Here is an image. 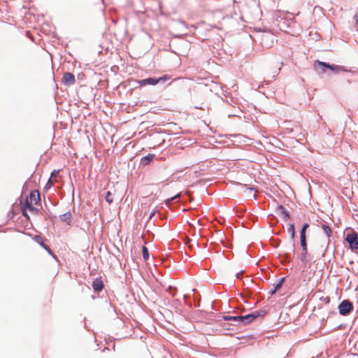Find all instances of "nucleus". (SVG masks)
I'll list each match as a JSON object with an SVG mask.
<instances>
[{
	"label": "nucleus",
	"instance_id": "nucleus-1",
	"mask_svg": "<svg viewBox=\"0 0 358 358\" xmlns=\"http://www.w3.org/2000/svg\"><path fill=\"white\" fill-rule=\"evenodd\" d=\"M171 134L167 133L166 131L162 128H158V150H160V153L158 154V170L162 166L164 171L162 172V176L158 178L160 179L159 183L168 180L169 178L173 175V169L169 168L171 159L169 156V150H166L171 145Z\"/></svg>",
	"mask_w": 358,
	"mask_h": 358
},
{
	"label": "nucleus",
	"instance_id": "nucleus-2",
	"mask_svg": "<svg viewBox=\"0 0 358 358\" xmlns=\"http://www.w3.org/2000/svg\"><path fill=\"white\" fill-rule=\"evenodd\" d=\"M344 241L348 243V248L352 252L358 253V234L357 232L351 229L349 232L344 234Z\"/></svg>",
	"mask_w": 358,
	"mask_h": 358
},
{
	"label": "nucleus",
	"instance_id": "nucleus-3",
	"mask_svg": "<svg viewBox=\"0 0 358 358\" xmlns=\"http://www.w3.org/2000/svg\"><path fill=\"white\" fill-rule=\"evenodd\" d=\"M337 309L341 315L348 316L354 310V305L350 299H343L338 303Z\"/></svg>",
	"mask_w": 358,
	"mask_h": 358
},
{
	"label": "nucleus",
	"instance_id": "nucleus-4",
	"mask_svg": "<svg viewBox=\"0 0 358 358\" xmlns=\"http://www.w3.org/2000/svg\"><path fill=\"white\" fill-rule=\"evenodd\" d=\"M265 310H258L256 311L251 312L245 315H241V324L246 325L252 322L255 318L258 317L264 316L266 314Z\"/></svg>",
	"mask_w": 358,
	"mask_h": 358
},
{
	"label": "nucleus",
	"instance_id": "nucleus-5",
	"mask_svg": "<svg viewBox=\"0 0 358 358\" xmlns=\"http://www.w3.org/2000/svg\"><path fill=\"white\" fill-rule=\"evenodd\" d=\"M224 321L231 322L230 323L222 322L220 324V326L223 328L224 330H231L233 329L231 328V326H237L238 324H241V315H227L222 317Z\"/></svg>",
	"mask_w": 358,
	"mask_h": 358
},
{
	"label": "nucleus",
	"instance_id": "nucleus-6",
	"mask_svg": "<svg viewBox=\"0 0 358 358\" xmlns=\"http://www.w3.org/2000/svg\"><path fill=\"white\" fill-rule=\"evenodd\" d=\"M300 245L302 249V252L300 254L299 259L304 265H306L310 261V255L308 253V245L306 240H300Z\"/></svg>",
	"mask_w": 358,
	"mask_h": 358
},
{
	"label": "nucleus",
	"instance_id": "nucleus-7",
	"mask_svg": "<svg viewBox=\"0 0 358 358\" xmlns=\"http://www.w3.org/2000/svg\"><path fill=\"white\" fill-rule=\"evenodd\" d=\"M92 287L94 293L95 294H97V296L99 297H100L101 296L100 293L104 289V283H103L102 276L99 275L93 279V280L92 282Z\"/></svg>",
	"mask_w": 358,
	"mask_h": 358
},
{
	"label": "nucleus",
	"instance_id": "nucleus-8",
	"mask_svg": "<svg viewBox=\"0 0 358 358\" xmlns=\"http://www.w3.org/2000/svg\"><path fill=\"white\" fill-rule=\"evenodd\" d=\"M157 160V155L154 153H148L140 159L139 167L144 169L153 164Z\"/></svg>",
	"mask_w": 358,
	"mask_h": 358
},
{
	"label": "nucleus",
	"instance_id": "nucleus-9",
	"mask_svg": "<svg viewBox=\"0 0 358 358\" xmlns=\"http://www.w3.org/2000/svg\"><path fill=\"white\" fill-rule=\"evenodd\" d=\"M329 62L317 59L314 61L313 67L317 73H327L329 68Z\"/></svg>",
	"mask_w": 358,
	"mask_h": 358
},
{
	"label": "nucleus",
	"instance_id": "nucleus-10",
	"mask_svg": "<svg viewBox=\"0 0 358 358\" xmlns=\"http://www.w3.org/2000/svg\"><path fill=\"white\" fill-rule=\"evenodd\" d=\"M275 213L284 222H287L291 216L289 211L282 204H279L276 206Z\"/></svg>",
	"mask_w": 358,
	"mask_h": 358
},
{
	"label": "nucleus",
	"instance_id": "nucleus-11",
	"mask_svg": "<svg viewBox=\"0 0 358 358\" xmlns=\"http://www.w3.org/2000/svg\"><path fill=\"white\" fill-rule=\"evenodd\" d=\"M162 289H165V291L167 292L171 296H174L177 292L176 287L172 286L171 285H169L167 287H166V285L160 282L159 280L158 279V293L161 292ZM158 296H159V298L162 297L161 296H159V294Z\"/></svg>",
	"mask_w": 358,
	"mask_h": 358
},
{
	"label": "nucleus",
	"instance_id": "nucleus-12",
	"mask_svg": "<svg viewBox=\"0 0 358 358\" xmlns=\"http://www.w3.org/2000/svg\"><path fill=\"white\" fill-rule=\"evenodd\" d=\"M286 280V277L282 276L278 279L276 282H275L273 285V289L268 291V294L271 296H273L276 292H278L282 287L283 284Z\"/></svg>",
	"mask_w": 358,
	"mask_h": 358
},
{
	"label": "nucleus",
	"instance_id": "nucleus-13",
	"mask_svg": "<svg viewBox=\"0 0 358 358\" xmlns=\"http://www.w3.org/2000/svg\"><path fill=\"white\" fill-rule=\"evenodd\" d=\"M62 83L65 86H70L76 83V78L73 73L66 71L62 76Z\"/></svg>",
	"mask_w": 358,
	"mask_h": 358
},
{
	"label": "nucleus",
	"instance_id": "nucleus-14",
	"mask_svg": "<svg viewBox=\"0 0 358 358\" xmlns=\"http://www.w3.org/2000/svg\"><path fill=\"white\" fill-rule=\"evenodd\" d=\"M145 269L149 276L152 275L155 280H157V264L155 263V257H154V261H150L149 264H145Z\"/></svg>",
	"mask_w": 358,
	"mask_h": 358
},
{
	"label": "nucleus",
	"instance_id": "nucleus-15",
	"mask_svg": "<svg viewBox=\"0 0 358 358\" xmlns=\"http://www.w3.org/2000/svg\"><path fill=\"white\" fill-rule=\"evenodd\" d=\"M173 81L174 79H172V76L168 73L158 76V86H169Z\"/></svg>",
	"mask_w": 358,
	"mask_h": 358
},
{
	"label": "nucleus",
	"instance_id": "nucleus-16",
	"mask_svg": "<svg viewBox=\"0 0 358 358\" xmlns=\"http://www.w3.org/2000/svg\"><path fill=\"white\" fill-rule=\"evenodd\" d=\"M22 203L32 215H38L42 214L41 210L38 208L34 206L29 201L28 196L25 197V199L22 201Z\"/></svg>",
	"mask_w": 358,
	"mask_h": 358
},
{
	"label": "nucleus",
	"instance_id": "nucleus-17",
	"mask_svg": "<svg viewBox=\"0 0 358 358\" xmlns=\"http://www.w3.org/2000/svg\"><path fill=\"white\" fill-rule=\"evenodd\" d=\"M328 71H330L334 74H338L340 72H352L351 70H348L347 67L344 66L331 63L329 64Z\"/></svg>",
	"mask_w": 358,
	"mask_h": 358
},
{
	"label": "nucleus",
	"instance_id": "nucleus-18",
	"mask_svg": "<svg viewBox=\"0 0 358 358\" xmlns=\"http://www.w3.org/2000/svg\"><path fill=\"white\" fill-rule=\"evenodd\" d=\"M44 206L45 209H44L43 213H42V214H44V219L45 220H49L52 224H55L57 216L51 213L45 200H44Z\"/></svg>",
	"mask_w": 358,
	"mask_h": 358
},
{
	"label": "nucleus",
	"instance_id": "nucleus-19",
	"mask_svg": "<svg viewBox=\"0 0 358 358\" xmlns=\"http://www.w3.org/2000/svg\"><path fill=\"white\" fill-rule=\"evenodd\" d=\"M29 199L36 206H41V193L38 189H34L29 193Z\"/></svg>",
	"mask_w": 358,
	"mask_h": 358
},
{
	"label": "nucleus",
	"instance_id": "nucleus-20",
	"mask_svg": "<svg viewBox=\"0 0 358 358\" xmlns=\"http://www.w3.org/2000/svg\"><path fill=\"white\" fill-rule=\"evenodd\" d=\"M140 87H144L146 85H152L155 86L157 85V77L152 76V77H148L146 78L141 79L137 81Z\"/></svg>",
	"mask_w": 358,
	"mask_h": 358
},
{
	"label": "nucleus",
	"instance_id": "nucleus-21",
	"mask_svg": "<svg viewBox=\"0 0 358 358\" xmlns=\"http://www.w3.org/2000/svg\"><path fill=\"white\" fill-rule=\"evenodd\" d=\"M142 256L145 262V264H149L150 261H154V255L152 254V257H150V252L148 248L145 245L142 246Z\"/></svg>",
	"mask_w": 358,
	"mask_h": 358
},
{
	"label": "nucleus",
	"instance_id": "nucleus-22",
	"mask_svg": "<svg viewBox=\"0 0 358 358\" xmlns=\"http://www.w3.org/2000/svg\"><path fill=\"white\" fill-rule=\"evenodd\" d=\"M33 241H35L37 244H38L43 249H44L45 251L49 249V246L45 243V241L47 239L42 236L41 235L36 234L33 237Z\"/></svg>",
	"mask_w": 358,
	"mask_h": 358
},
{
	"label": "nucleus",
	"instance_id": "nucleus-23",
	"mask_svg": "<svg viewBox=\"0 0 358 358\" xmlns=\"http://www.w3.org/2000/svg\"><path fill=\"white\" fill-rule=\"evenodd\" d=\"M287 232L289 234L290 238L292 241V250L294 252L295 250V244L294 240L296 238V231H295V225L294 223H289L287 224Z\"/></svg>",
	"mask_w": 358,
	"mask_h": 358
},
{
	"label": "nucleus",
	"instance_id": "nucleus-24",
	"mask_svg": "<svg viewBox=\"0 0 358 358\" xmlns=\"http://www.w3.org/2000/svg\"><path fill=\"white\" fill-rule=\"evenodd\" d=\"M59 217L62 222H65L67 225L71 224L72 215L71 210H69L64 214L59 215Z\"/></svg>",
	"mask_w": 358,
	"mask_h": 358
},
{
	"label": "nucleus",
	"instance_id": "nucleus-25",
	"mask_svg": "<svg viewBox=\"0 0 358 358\" xmlns=\"http://www.w3.org/2000/svg\"><path fill=\"white\" fill-rule=\"evenodd\" d=\"M348 117L349 118V120L348 121V120L345 121V127L343 129V133H344L345 135H347L348 134H352L354 136L355 138H357L358 131H352L351 130L350 127H348V122H349V123H352L353 122L352 120H351L349 116H348Z\"/></svg>",
	"mask_w": 358,
	"mask_h": 358
},
{
	"label": "nucleus",
	"instance_id": "nucleus-26",
	"mask_svg": "<svg viewBox=\"0 0 358 358\" xmlns=\"http://www.w3.org/2000/svg\"><path fill=\"white\" fill-rule=\"evenodd\" d=\"M157 213V206H155L151 210L148 219L145 222V227H148L149 224L152 222L153 226H155V222L157 220V218H154L152 220L153 216Z\"/></svg>",
	"mask_w": 358,
	"mask_h": 358
},
{
	"label": "nucleus",
	"instance_id": "nucleus-27",
	"mask_svg": "<svg viewBox=\"0 0 358 358\" xmlns=\"http://www.w3.org/2000/svg\"><path fill=\"white\" fill-rule=\"evenodd\" d=\"M158 358H172V356L169 350L160 347L158 348Z\"/></svg>",
	"mask_w": 358,
	"mask_h": 358
},
{
	"label": "nucleus",
	"instance_id": "nucleus-28",
	"mask_svg": "<svg viewBox=\"0 0 358 358\" xmlns=\"http://www.w3.org/2000/svg\"><path fill=\"white\" fill-rule=\"evenodd\" d=\"M308 227L309 224L308 222L303 223L299 230L300 240H306V231Z\"/></svg>",
	"mask_w": 358,
	"mask_h": 358
},
{
	"label": "nucleus",
	"instance_id": "nucleus-29",
	"mask_svg": "<svg viewBox=\"0 0 358 358\" xmlns=\"http://www.w3.org/2000/svg\"><path fill=\"white\" fill-rule=\"evenodd\" d=\"M179 195V193L176 194L175 195H173L169 198H165L162 196V199L160 201H162L159 204H164L167 207H170V203L174 200Z\"/></svg>",
	"mask_w": 358,
	"mask_h": 358
},
{
	"label": "nucleus",
	"instance_id": "nucleus-30",
	"mask_svg": "<svg viewBox=\"0 0 358 358\" xmlns=\"http://www.w3.org/2000/svg\"><path fill=\"white\" fill-rule=\"evenodd\" d=\"M322 230H323V232L324 233V234L328 237L329 238V241L330 240V238L332 236V231H331V228L329 227V225L327 223L325 224H322V226H321Z\"/></svg>",
	"mask_w": 358,
	"mask_h": 358
},
{
	"label": "nucleus",
	"instance_id": "nucleus-31",
	"mask_svg": "<svg viewBox=\"0 0 358 358\" xmlns=\"http://www.w3.org/2000/svg\"><path fill=\"white\" fill-rule=\"evenodd\" d=\"M20 205L22 216L26 219L27 221H30L31 218H30L29 215L27 213L28 210L26 208V206L24 205V203H22V201H20Z\"/></svg>",
	"mask_w": 358,
	"mask_h": 358
},
{
	"label": "nucleus",
	"instance_id": "nucleus-32",
	"mask_svg": "<svg viewBox=\"0 0 358 358\" xmlns=\"http://www.w3.org/2000/svg\"><path fill=\"white\" fill-rule=\"evenodd\" d=\"M209 314L214 317H215V321L216 322H220L222 323V322H224L225 321L224 320V319H222V317H224L225 315H221L220 313H215L214 312H210Z\"/></svg>",
	"mask_w": 358,
	"mask_h": 358
},
{
	"label": "nucleus",
	"instance_id": "nucleus-33",
	"mask_svg": "<svg viewBox=\"0 0 358 358\" xmlns=\"http://www.w3.org/2000/svg\"><path fill=\"white\" fill-rule=\"evenodd\" d=\"M146 130L147 131L145 135L152 136L155 133L157 132L156 124H153L152 125L148 127Z\"/></svg>",
	"mask_w": 358,
	"mask_h": 358
},
{
	"label": "nucleus",
	"instance_id": "nucleus-34",
	"mask_svg": "<svg viewBox=\"0 0 358 358\" xmlns=\"http://www.w3.org/2000/svg\"><path fill=\"white\" fill-rule=\"evenodd\" d=\"M53 186H54V182H53L52 180L50 178H49L48 179V180H47V182H46V183H45V186H44V187H43V191L44 192H48V190H49L52 187H53Z\"/></svg>",
	"mask_w": 358,
	"mask_h": 358
},
{
	"label": "nucleus",
	"instance_id": "nucleus-35",
	"mask_svg": "<svg viewBox=\"0 0 358 358\" xmlns=\"http://www.w3.org/2000/svg\"><path fill=\"white\" fill-rule=\"evenodd\" d=\"M105 200L109 205L113 202V194L110 191H107L106 192Z\"/></svg>",
	"mask_w": 358,
	"mask_h": 358
},
{
	"label": "nucleus",
	"instance_id": "nucleus-36",
	"mask_svg": "<svg viewBox=\"0 0 358 358\" xmlns=\"http://www.w3.org/2000/svg\"><path fill=\"white\" fill-rule=\"evenodd\" d=\"M16 214L17 213L15 211L14 208L13 207H11V208L8 210V212L7 213L8 221L13 220L14 217H15Z\"/></svg>",
	"mask_w": 358,
	"mask_h": 358
},
{
	"label": "nucleus",
	"instance_id": "nucleus-37",
	"mask_svg": "<svg viewBox=\"0 0 358 358\" xmlns=\"http://www.w3.org/2000/svg\"><path fill=\"white\" fill-rule=\"evenodd\" d=\"M243 187H245L247 190L250 192H256L257 188L254 185H249L247 184H241Z\"/></svg>",
	"mask_w": 358,
	"mask_h": 358
},
{
	"label": "nucleus",
	"instance_id": "nucleus-38",
	"mask_svg": "<svg viewBox=\"0 0 358 358\" xmlns=\"http://www.w3.org/2000/svg\"><path fill=\"white\" fill-rule=\"evenodd\" d=\"M157 9H158V13H159L160 15H162L167 16V14H166V13H164L163 12L162 3L159 0H158V7H157Z\"/></svg>",
	"mask_w": 358,
	"mask_h": 358
},
{
	"label": "nucleus",
	"instance_id": "nucleus-39",
	"mask_svg": "<svg viewBox=\"0 0 358 358\" xmlns=\"http://www.w3.org/2000/svg\"><path fill=\"white\" fill-rule=\"evenodd\" d=\"M46 252L48 253L49 255H50L53 259H57V256L54 253V252L49 248Z\"/></svg>",
	"mask_w": 358,
	"mask_h": 358
},
{
	"label": "nucleus",
	"instance_id": "nucleus-40",
	"mask_svg": "<svg viewBox=\"0 0 358 358\" xmlns=\"http://www.w3.org/2000/svg\"><path fill=\"white\" fill-rule=\"evenodd\" d=\"M320 300L324 301L326 304H329L331 301L329 296H322Z\"/></svg>",
	"mask_w": 358,
	"mask_h": 358
},
{
	"label": "nucleus",
	"instance_id": "nucleus-41",
	"mask_svg": "<svg viewBox=\"0 0 358 358\" xmlns=\"http://www.w3.org/2000/svg\"><path fill=\"white\" fill-rule=\"evenodd\" d=\"M280 241L279 240H273L272 242H271V245L274 248H277L280 246Z\"/></svg>",
	"mask_w": 358,
	"mask_h": 358
},
{
	"label": "nucleus",
	"instance_id": "nucleus-42",
	"mask_svg": "<svg viewBox=\"0 0 358 358\" xmlns=\"http://www.w3.org/2000/svg\"><path fill=\"white\" fill-rule=\"evenodd\" d=\"M60 171L61 169H54L53 171H51L50 176L49 178L52 179V178L57 175Z\"/></svg>",
	"mask_w": 358,
	"mask_h": 358
},
{
	"label": "nucleus",
	"instance_id": "nucleus-43",
	"mask_svg": "<svg viewBox=\"0 0 358 358\" xmlns=\"http://www.w3.org/2000/svg\"><path fill=\"white\" fill-rule=\"evenodd\" d=\"M17 231L22 232L23 234L30 237L32 240H33V237L34 236V235L31 234V233L27 232V231H22L20 230H17Z\"/></svg>",
	"mask_w": 358,
	"mask_h": 358
},
{
	"label": "nucleus",
	"instance_id": "nucleus-44",
	"mask_svg": "<svg viewBox=\"0 0 358 358\" xmlns=\"http://www.w3.org/2000/svg\"><path fill=\"white\" fill-rule=\"evenodd\" d=\"M178 21L180 24H182L185 27V29H188L189 27L184 20L179 19Z\"/></svg>",
	"mask_w": 358,
	"mask_h": 358
},
{
	"label": "nucleus",
	"instance_id": "nucleus-45",
	"mask_svg": "<svg viewBox=\"0 0 358 358\" xmlns=\"http://www.w3.org/2000/svg\"><path fill=\"white\" fill-rule=\"evenodd\" d=\"M187 35V33H185V34H174L173 35V37L174 38H184V36Z\"/></svg>",
	"mask_w": 358,
	"mask_h": 358
},
{
	"label": "nucleus",
	"instance_id": "nucleus-46",
	"mask_svg": "<svg viewBox=\"0 0 358 358\" xmlns=\"http://www.w3.org/2000/svg\"><path fill=\"white\" fill-rule=\"evenodd\" d=\"M164 319V315L159 310H158V317H157L158 323L159 322L160 320H163Z\"/></svg>",
	"mask_w": 358,
	"mask_h": 358
},
{
	"label": "nucleus",
	"instance_id": "nucleus-47",
	"mask_svg": "<svg viewBox=\"0 0 358 358\" xmlns=\"http://www.w3.org/2000/svg\"><path fill=\"white\" fill-rule=\"evenodd\" d=\"M345 327H346V324H341L337 327H336L334 329V330H336V329H343Z\"/></svg>",
	"mask_w": 358,
	"mask_h": 358
},
{
	"label": "nucleus",
	"instance_id": "nucleus-48",
	"mask_svg": "<svg viewBox=\"0 0 358 358\" xmlns=\"http://www.w3.org/2000/svg\"><path fill=\"white\" fill-rule=\"evenodd\" d=\"M149 197H150L149 199V201L150 200H153L156 198V194H154L152 191H151V193H150V195L149 196Z\"/></svg>",
	"mask_w": 358,
	"mask_h": 358
},
{
	"label": "nucleus",
	"instance_id": "nucleus-49",
	"mask_svg": "<svg viewBox=\"0 0 358 358\" xmlns=\"http://www.w3.org/2000/svg\"><path fill=\"white\" fill-rule=\"evenodd\" d=\"M117 69H118V66H115H115H113L110 68V71H111L112 72H115V73L117 71Z\"/></svg>",
	"mask_w": 358,
	"mask_h": 358
},
{
	"label": "nucleus",
	"instance_id": "nucleus-50",
	"mask_svg": "<svg viewBox=\"0 0 358 358\" xmlns=\"http://www.w3.org/2000/svg\"><path fill=\"white\" fill-rule=\"evenodd\" d=\"M245 338H249V339H252V338H255V336H254V335H253V334H247V335H245Z\"/></svg>",
	"mask_w": 358,
	"mask_h": 358
},
{
	"label": "nucleus",
	"instance_id": "nucleus-51",
	"mask_svg": "<svg viewBox=\"0 0 358 358\" xmlns=\"http://www.w3.org/2000/svg\"><path fill=\"white\" fill-rule=\"evenodd\" d=\"M165 230H169V224H166V222L163 225Z\"/></svg>",
	"mask_w": 358,
	"mask_h": 358
},
{
	"label": "nucleus",
	"instance_id": "nucleus-52",
	"mask_svg": "<svg viewBox=\"0 0 358 358\" xmlns=\"http://www.w3.org/2000/svg\"><path fill=\"white\" fill-rule=\"evenodd\" d=\"M244 271H245L244 270H241L240 272H238V273H237L236 274V277L237 278H239V276H240V274H241V273H243Z\"/></svg>",
	"mask_w": 358,
	"mask_h": 358
},
{
	"label": "nucleus",
	"instance_id": "nucleus-53",
	"mask_svg": "<svg viewBox=\"0 0 358 358\" xmlns=\"http://www.w3.org/2000/svg\"><path fill=\"white\" fill-rule=\"evenodd\" d=\"M72 185V187H73V189H72V201H73L74 200V187H73V185Z\"/></svg>",
	"mask_w": 358,
	"mask_h": 358
},
{
	"label": "nucleus",
	"instance_id": "nucleus-54",
	"mask_svg": "<svg viewBox=\"0 0 358 358\" xmlns=\"http://www.w3.org/2000/svg\"><path fill=\"white\" fill-rule=\"evenodd\" d=\"M50 202L52 206H57V204L59 203V201L57 200H56L55 201H53V202H52V201H50Z\"/></svg>",
	"mask_w": 358,
	"mask_h": 358
},
{
	"label": "nucleus",
	"instance_id": "nucleus-55",
	"mask_svg": "<svg viewBox=\"0 0 358 358\" xmlns=\"http://www.w3.org/2000/svg\"><path fill=\"white\" fill-rule=\"evenodd\" d=\"M337 315V313H336L335 310H333V311H331V312L330 313V314H329V317L330 315Z\"/></svg>",
	"mask_w": 358,
	"mask_h": 358
},
{
	"label": "nucleus",
	"instance_id": "nucleus-56",
	"mask_svg": "<svg viewBox=\"0 0 358 358\" xmlns=\"http://www.w3.org/2000/svg\"><path fill=\"white\" fill-rule=\"evenodd\" d=\"M166 300L169 301V299L165 297L164 299H161V302H163V303L165 305Z\"/></svg>",
	"mask_w": 358,
	"mask_h": 358
},
{
	"label": "nucleus",
	"instance_id": "nucleus-57",
	"mask_svg": "<svg viewBox=\"0 0 358 358\" xmlns=\"http://www.w3.org/2000/svg\"><path fill=\"white\" fill-rule=\"evenodd\" d=\"M236 338L238 340H241V339L245 338V336H237Z\"/></svg>",
	"mask_w": 358,
	"mask_h": 358
},
{
	"label": "nucleus",
	"instance_id": "nucleus-58",
	"mask_svg": "<svg viewBox=\"0 0 358 358\" xmlns=\"http://www.w3.org/2000/svg\"><path fill=\"white\" fill-rule=\"evenodd\" d=\"M96 297H99V296H97V294H96V295H95V294H92V295L91 296V299H92V300H94L95 299H96Z\"/></svg>",
	"mask_w": 358,
	"mask_h": 358
},
{
	"label": "nucleus",
	"instance_id": "nucleus-59",
	"mask_svg": "<svg viewBox=\"0 0 358 358\" xmlns=\"http://www.w3.org/2000/svg\"><path fill=\"white\" fill-rule=\"evenodd\" d=\"M25 189H27V182H25L24 183L23 187H22V190L24 191V190H25Z\"/></svg>",
	"mask_w": 358,
	"mask_h": 358
},
{
	"label": "nucleus",
	"instance_id": "nucleus-60",
	"mask_svg": "<svg viewBox=\"0 0 358 358\" xmlns=\"http://www.w3.org/2000/svg\"><path fill=\"white\" fill-rule=\"evenodd\" d=\"M117 22H118V20H117V19H113V20H112V22H113V24H117Z\"/></svg>",
	"mask_w": 358,
	"mask_h": 358
},
{
	"label": "nucleus",
	"instance_id": "nucleus-61",
	"mask_svg": "<svg viewBox=\"0 0 358 358\" xmlns=\"http://www.w3.org/2000/svg\"><path fill=\"white\" fill-rule=\"evenodd\" d=\"M154 184H150V185H148L147 187H146V189L148 190H150V188Z\"/></svg>",
	"mask_w": 358,
	"mask_h": 358
},
{
	"label": "nucleus",
	"instance_id": "nucleus-62",
	"mask_svg": "<svg viewBox=\"0 0 358 358\" xmlns=\"http://www.w3.org/2000/svg\"><path fill=\"white\" fill-rule=\"evenodd\" d=\"M17 201H21V200H20V199H17V200H16V201H15V202H14V203L12 204V207H13V206L16 204V202H17Z\"/></svg>",
	"mask_w": 358,
	"mask_h": 358
},
{
	"label": "nucleus",
	"instance_id": "nucleus-63",
	"mask_svg": "<svg viewBox=\"0 0 358 358\" xmlns=\"http://www.w3.org/2000/svg\"><path fill=\"white\" fill-rule=\"evenodd\" d=\"M17 201H21V200H20V199H17V200H16V201H15V202H14V203L12 204V207H13V206L16 204V202H17Z\"/></svg>",
	"mask_w": 358,
	"mask_h": 358
},
{
	"label": "nucleus",
	"instance_id": "nucleus-64",
	"mask_svg": "<svg viewBox=\"0 0 358 358\" xmlns=\"http://www.w3.org/2000/svg\"><path fill=\"white\" fill-rule=\"evenodd\" d=\"M17 201H21V200H20V199H17V200H16V201H15V202H14V203L12 204V207H13V206L16 204V202H17Z\"/></svg>",
	"mask_w": 358,
	"mask_h": 358
}]
</instances>
